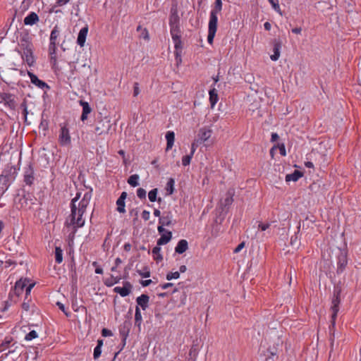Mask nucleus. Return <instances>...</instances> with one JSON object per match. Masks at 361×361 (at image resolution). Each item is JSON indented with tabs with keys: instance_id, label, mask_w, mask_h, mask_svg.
<instances>
[{
	"instance_id": "nucleus-1",
	"label": "nucleus",
	"mask_w": 361,
	"mask_h": 361,
	"mask_svg": "<svg viewBox=\"0 0 361 361\" xmlns=\"http://www.w3.org/2000/svg\"><path fill=\"white\" fill-rule=\"evenodd\" d=\"M92 197L90 192H86L83 195L78 192L71 201V212L65 222L64 231L68 233V239L73 241L78 228L85 224L84 215Z\"/></svg>"
},
{
	"instance_id": "nucleus-2",
	"label": "nucleus",
	"mask_w": 361,
	"mask_h": 361,
	"mask_svg": "<svg viewBox=\"0 0 361 361\" xmlns=\"http://www.w3.org/2000/svg\"><path fill=\"white\" fill-rule=\"evenodd\" d=\"M222 1L215 0L214 7L211 11L209 21L208 25L207 42L212 44L217 29L218 17L217 15L221 11Z\"/></svg>"
},
{
	"instance_id": "nucleus-3",
	"label": "nucleus",
	"mask_w": 361,
	"mask_h": 361,
	"mask_svg": "<svg viewBox=\"0 0 361 361\" xmlns=\"http://www.w3.org/2000/svg\"><path fill=\"white\" fill-rule=\"evenodd\" d=\"M111 119L107 117H103L96 123L94 133L97 135H103L109 134L111 128Z\"/></svg>"
},
{
	"instance_id": "nucleus-4",
	"label": "nucleus",
	"mask_w": 361,
	"mask_h": 361,
	"mask_svg": "<svg viewBox=\"0 0 361 361\" xmlns=\"http://www.w3.org/2000/svg\"><path fill=\"white\" fill-rule=\"evenodd\" d=\"M340 295H341V289L339 288H336L334 290V296L331 301V310H332V325H335V321L336 318L337 317L338 312L339 310V304L341 302L340 300Z\"/></svg>"
},
{
	"instance_id": "nucleus-5",
	"label": "nucleus",
	"mask_w": 361,
	"mask_h": 361,
	"mask_svg": "<svg viewBox=\"0 0 361 361\" xmlns=\"http://www.w3.org/2000/svg\"><path fill=\"white\" fill-rule=\"evenodd\" d=\"M21 46L23 49V58L28 66H32L35 63L32 44L30 42L25 41V43L21 44Z\"/></svg>"
},
{
	"instance_id": "nucleus-6",
	"label": "nucleus",
	"mask_w": 361,
	"mask_h": 361,
	"mask_svg": "<svg viewBox=\"0 0 361 361\" xmlns=\"http://www.w3.org/2000/svg\"><path fill=\"white\" fill-rule=\"evenodd\" d=\"M59 142L62 146H68L71 145V137L69 130L66 126L61 128L59 136Z\"/></svg>"
},
{
	"instance_id": "nucleus-7",
	"label": "nucleus",
	"mask_w": 361,
	"mask_h": 361,
	"mask_svg": "<svg viewBox=\"0 0 361 361\" xmlns=\"http://www.w3.org/2000/svg\"><path fill=\"white\" fill-rule=\"evenodd\" d=\"M28 280L20 279L16 283L15 290L18 295L20 294L23 290L24 288L26 287V294H29L31 291V289L34 287V283H30L27 286Z\"/></svg>"
},
{
	"instance_id": "nucleus-8",
	"label": "nucleus",
	"mask_w": 361,
	"mask_h": 361,
	"mask_svg": "<svg viewBox=\"0 0 361 361\" xmlns=\"http://www.w3.org/2000/svg\"><path fill=\"white\" fill-rule=\"evenodd\" d=\"M212 135V130L210 128L204 127L199 130L196 139L200 143L205 142L209 140Z\"/></svg>"
},
{
	"instance_id": "nucleus-9",
	"label": "nucleus",
	"mask_w": 361,
	"mask_h": 361,
	"mask_svg": "<svg viewBox=\"0 0 361 361\" xmlns=\"http://www.w3.org/2000/svg\"><path fill=\"white\" fill-rule=\"evenodd\" d=\"M39 20V16L35 12L30 13L25 18H24V24L25 25L32 26Z\"/></svg>"
},
{
	"instance_id": "nucleus-10",
	"label": "nucleus",
	"mask_w": 361,
	"mask_h": 361,
	"mask_svg": "<svg viewBox=\"0 0 361 361\" xmlns=\"http://www.w3.org/2000/svg\"><path fill=\"white\" fill-rule=\"evenodd\" d=\"M131 289V285L127 282L123 287H116L114 290L115 293H118L121 296L125 297L130 294Z\"/></svg>"
},
{
	"instance_id": "nucleus-11",
	"label": "nucleus",
	"mask_w": 361,
	"mask_h": 361,
	"mask_svg": "<svg viewBox=\"0 0 361 361\" xmlns=\"http://www.w3.org/2000/svg\"><path fill=\"white\" fill-rule=\"evenodd\" d=\"M87 32H88L87 26L82 27L79 32L78 39H77V43L81 47H82L85 44L86 37L87 35Z\"/></svg>"
},
{
	"instance_id": "nucleus-12",
	"label": "nucleus",
	"mask_w": 361,
	"mask_h": 361,
	"mask_svg": "<svg viewBox=\"0 0 361 361\" xmlns=\"http://www.w3.org/2000/svg\"><path fill=\"white\" fill-rule=\"evenodd\" d=\"M149 301V298L147 295H145V294L141 295L140 296L137 297L136 299L137 306L141 307V308L143 310H145L147 308Z\"/></svg>"
},
{
	"instance_id": "nucleus-13",
	"label": "nucleus",
	"mask_w": 361,
	"mask_h": 361,
	"mask_svg": "<svg viewBox=\"0 0 361 361\" xmlns=\"http://www.w3.org/2000/svg\"><path fill=\"white\" fill-rule=\"evenodd\" d=\"M80 104L82 107V113L81 115V120L82 121H85L87 118V116L92 111V108L89 105L88 102L80 100Z\"/></svg>"
},
{
	"instance_id": "nucleus-14",
	"label": "nucleus",
	"mask_w": 361,
	"mask_h": 361,
	"mask_svg": "<svg viewBox=\"0 0 361 361\" xmlns=\"http://www.w3.org/2000/svg\"><path fill=\"white\" fill-rule=\"evenodd\" d=\"M1 99L4 102V104L8 106L11 109H14L16 103L14 97L11 94L4 93L1 94Z\"/></svg>"
},
{
	"instance_id": "nucleus-15",
	"label": "nucleus",
	"mask_w": 361,
	"mask_h": 361,
	"mask_svg": "<svg viewBox=\"0 0 361 361\" xmlns=\"http://www.w3.org/2000/svg\"><path fill=\"white\" fill-rule=\"evenodd\" d=\"M27 74H28L32 84L35 85L36 86H37L38 87H39L41 89H43L44 87H48V85L42 80H40L37 77V75H35L34 73H32L31 72H28Z\"/></svg>"
},
{
	"instance_id": "nucleus-16",
	"label": "nucleus",
	"mask_w": 361,
	"mask_h": 361,
	"mask_svg": "<svg viewBox=\"0 0 361 361\" xmlns=\"http://www.w3.org/2000/svg\"><path fill=\"white\" fill-rule=\"evenodd\" d=\"M281 48V43L280 41L275 40L274 42V54L271 55L270 58L272 61H277L280 56V49Z\"/></svg>"
},
{
	"instance_id": "nucleus-17",
	"label": "nucleus",
	"mask_w": 361,
	"mask_h": 361,
	"mask_svg": "<svg viewBox=\"0 0 361 361\" xmlns=\"http://www.w3.org/2000/svg\"><path fill=\"white\" fill-rule=\"evenodd\" d=\"M188 241L186 240L183 239L178 243L176 247H175V251L178 254H183L188 250Z\"/></svg>"
},
{
	"instance_id": "nucleus-18",
	"label": "nucleus",
	"mask_w": 361,
	"mask_h": 361,
	"mask_svg": "<svg viewBox=\"0 0 361 361\" xmlns=\"http://www.w3.org/2000/svg\"><path fill=\"white\" fill-rule=\"evenodd\" d=\"M166 150L169 151L171 149L174 144L175 140V134L173 131H168L166 134Z\"/></svg>"
},
{
	"instance_id": "nucleus-19",
	"label": "nucleus",
	"mask_w": 361,
	"mask_h": 361,
	"mask_svg": "<svg viewBox=\"0 0 361 361\" xmlns=\"http://www.w3.org/2000/svg\"><path fill=\"white\" fill-rule=\"evenodd\" d=\"M172 237V233L171 231H166L164 233L161 234V238L157 240V245H163L168 243Z\"/></svg>"
},
{
	"instance_id": "nucleus-20",
	"label": "nucleus",
	"mask_w": 361,
	"mask_h": 361,
	"mask_svg": "<svg viewBox=\"0 0 361 361\" xmlns=\"http://www.w3.org/2000/svg\"><path fill=\"white\" fill-rule=\"evenodd\" d=\"M302 176V173L300 171L295 170L293 173L286 176V181H297Z\"/></svg>"
},
{
	"instance_id": "nucleus-21",
	"label": "nucleus",
	"mask_w": 361,
	"mask_h": 361,
	"mask_svg": "<svg viewBox=\"0 0 361 361\" xmlns=\"http://www.w3.org/2000/svg\"><path fill=\"white\" fill-rule=\"evenodd\" d=\"M209 94V102L211 103V106H212V108H213L215 106V104H216V102L218 101V98H219L216 90L215 88L210 90Z\"/></svg>"
},
{
	"instance_id": "nucleus-22",
	"label": "nucleus",
	"mask_w": 361,
	"mask_h": 361,
	"mask_svg": "<svg viewBox=\"0 0 361 361\" xmlns=\"http://www.w3.org/2000/svg\"><path fill=\"white\" fill-rule=\"evenodd\" d=\"M235 194V191L233 189H229L227 192H226V197L224 200V206H228L230 204H231V203L233 202V197Z\"/></svg>"
},
{
	"instance_id": "nucleus-23",
	"label": "nucleus",
	"mask_w": 361,
	"mask_h": 361,
	"mask_svg": "<svg viewBox=\"0 0 361 361\" xmlns=\"http://www.w3.org/2000/svg\"><path fill=\"white\" fill-rule=\"evenodd\" d=\"M8 177L7 176H0V193L4 192L8 188Z\"/></svg>"
},
{
	"instance_id": "nucleus-24",
	"label": "nucleus",
	"mask_w": 361,
	"mask_h": 361,
	"mask_svg": "<svg viewBox=\"0 0 361 361\" xmlns=\"http://www.w3.org/2000/svg\"><path fill=\"white\" fill-rule=\"evenodd\" d=\"M103 345V341L102 340H98L97 341V345L95 347L94 350V358L96 360L99 357L102 353V347Z\"/></svg>"
},
{
	"instance_id": "nucleus-25",
	"label": "nucleus",
	"mask_w": 361,
	"mask_h": 361,
	"mask_svg": "<svg viewBox=\"0 0 361 361\" xmlns=\"http://www.w3.org/2000/svg\"><path fill=\"white\" fill-rule=\"evenodd\" d=\"M171 219H172V215L171 213H169L166 216L160 217L159 222L160 224H162V226H169L171 224Z\"/></svg>"
},
{
	"instance_id": "nucleus-26",
	"label": "nucleus",
	"mask_w": 361,
	"mask_h": 361,
	"mask_svg": "<svg viewBox=\"0 0 361 361\" xmlns=\"http://www.w3.org/2000/svg\"><path fill=\"white\" fill-rule=\"evenodd\" d=\"M139 178L140 177L137 174L132 175L129 177L128 180V183L133 187H136L139 185Z\"/></svg>"
},
{
	"instance_id": "nucleus-27",
	"label": "nucleus",
	"mask_w": 361,
	"mask_h": 361,
	"mask_svg": "<svg viewBox=\"0 0 361 361\" xmlns=\"http://www.w3.org/2000/svg\"><path fill=\"white\" fill-rule=\"evenodd\" d=\"M178 22H179V18L178 16V15L174 13H172L170 16V19H169V24H170V27H178Z\"/></svg>"
},
{
	"instance_id": "nucleus-28",
	"label": "nucleus",
	"mask_w": 361,
	"mask_h": 361,
	"mask_svg": "<svg viewBox=\"0 0 361 361\" xmlns=\"http://www.w3.org/2000/svg\"><path fill=\"white\" fill-rule=\"evenodd\" d=\"M159 246L160 245H157V246L154 247L152 251L154 259H156L157 261H161L163 259L161 255L160 254L161 248Z\"/></svg>"
},
{
	"instance_id": "nucleus-29",
	"label": "nucleus",
	"mask_w": 361,
	"mask_h": 361,
	"mask_svg": "<svg viewBox=\"0 0 361 361\" xmlns=\"http://www.w3.org/2000/svg\"><path fill=\"white\" fill-rule=\"evenodd\" d=\"M55 259L58 264L63 261V251L59 247L55 248Z\"/></svg>"
},
{
	"instance_id": "nucleus-30",
	"label": "nucleus",
	"mask_w": 361,
	"mask_h": 361,
	"mask_svg": "<svg viewBox=\"0 0 361 361\" xmlns=\"http://www.w3.org/2000/svg\"><path fill=\"white\" fill-rule=\"evenodd\" d=\"M135 322L136 325L140 326L142 323V314L138 306H137L135 308Z\"/></svg>"
},
{
	"instance_id": "nucleus-31",
	"label": "nucleus",
	"mask_w": 361,
	"mask_h": 361,
	"mask_svg": "<svg viewBox=\"0 0 361 361\" xmlns=\"http://www.w3.org/2000/svg\"><path fill=\"white\" fill-rule=\"evenodd\" d=\"M270 4L271 5L272 8L274 9L275 11H276L279 14L282 16V11L281 10L279 0H268Z\"/></svg>"
},
{
	"instance_id": "nucleus-32",
	"label": "nucleus",
	"mask_w": 361,
	"mask_h": 361,
	"mask_svg": "<svg viewBox=\"0 0 361 361\" xmlns=\"http://www.w3.org/2000/svg\"><path fill=\"white\" fill-rule=\"evenodd\" d=\"M282 343L283 342L280 341L279 338H278L277 342L274 343V348L269 347V351L272 356L276 355L277 354V349L279 347L281 346Z\"/></svg>"
},
{
	"instance_id": "nucleus-33",
	"label": "nucleus",
	"mask_w": 361,
	"mask_h": 361,
	"mask_svg": "<svg viewBox=\"0 0 361 361\" xmlns=\"http://www.w3.org/2000/svg\"><path fill=\"white\" fill-rule=\"evenodd\" d=\"M121 276H114L113 275L111 276V279H108L106 281V285H107L108 286H113L114 284L115 283H118V281L121 280Z\"/></svg>"
},
{
	"instance_id": "nucleus-34",
	"label": "nucleus",
	"mask_w": 361,
	"mask_h": 361,
	"mask_svg": "<svg viewBox=\"0 0 361 361\" xmlns=\"http://www.w3.org/2000/svg\"><path fill=\"white\" fill-rule=\"evenodd\" d=\"M116 205H117L116 209L119 213H125L126 212L125 201L124 200L118 199L116 201Z\"/></svg>"
},
{
	"instance_id": "nucleus-35",
	"label": "nucleus",
	"mask_w": 361,
	"mask_h": 361,
	"mask_svg": "<svg viewBox=\"0 0 361 361\" xmlns=\"http://www.w3.org/2000/svg\"><path fill=\"white\" fill-rule=\"evenodd\" d=\"M171 34L173 40L180 39L178 27L174 26L171 27Z\"/></svg>"
},
{
	"instance_id": "nucleus-36",
	"label": "nucleus",
	"mask_w": 361,
	"mask_h": 361,
	"mask_svg": "<svg viewBox=\"0 0 361 361\" xmlns=\"http://www.w3.org/2000/svg\"><path fill=\"white\" fill-rule=\"evenodd\" d=\"M56 44H51L50 43L49 44V54L51 56V60H54V62H56V56H55V54H56Z\"/></svg>"
},
{
	"instance_id": "nucleus-37",
	"label": "nucleus",
	"mask_w": 361,
	"mask_h": 361,
	"mask_svg": "<svg viewBox=\"0 0 361 361\" xmlns=\"http://www.w3.org/2000/svg\"><path fill=\"white\" fill-rule=\"evenodd\" d=\"M59 32L57 30V29L56 27L54 28L50 35V43L56 44V41L59 37Z\"/></svg>"
},
{
	"instance_id": "nucleus-38",
	"label": "nucleus",
	"mask_w": 361,
	"mask_h": 361,
	"mask_svg": "<svg viewBox=\"0 0 361 361\" xmlns=\"http://www.w3.org/2000/svg\"><path fill=\"white\" fill-rule=\"evenodd\" d=\"M157 189L154 188L150 190L148 193V197L150 202H155L157 200Z\"/></svg>"
},
{
	"instance_id": "nucleus-39",
	"label": "nucleus",
	"mask_w": 361,
	"mask_h": 361,
	"mask_svg": "<svg viewBox=\"0 0 361 361\" xmlns=\"http://www.w3.org/2000/svg\"><path fill=\"white\" fill-rule=\"evenodd\" d=\"M197 354L198 351L197 348L195 345H192L189 352V355L190 356L192 361H195Z\"/></svg>"
},
{
	"instance_id": "nucleus-40",
	"label": "nucleus",
	"mask_w": 361,
	"mask_h": 361,
	"mask_svg": "<svg viewBox=\"0 0 361 361\" xmlns=\"http://www.w3.org/2000/svg\"><path fill=\"white\" fill-rule=\"evenodd\" d=\"M180 277V272L178 271H174V272H169L166 274V279L168 281H171L172 279H177Z\"/></svg>"
},
{
	"instance_id": "nucleus-41",
	"label": "nucleus",
	"mask_w": 361,
	"mask_h": 361,
	"mask_svg": "<svg viewBox=\"0 0 361 361\" xmlns=\"http://www.w3.org/2000/svg\"><path fill=\"white\" fill-rule=\"evenodd\" d=\"M193 155L190 154L188 155H185L184 156L183 158H182V164L184 166H186L190 164V161L192 158Z\"/></svg>"
},
{
	"instance_id": "nucleus-42",
	"label": "nucleus",
	"mask_w": 361,
	"mask_h": 361,
	"mask_svg": "<svg viewBox=\"0 0 361 361\" xmlns=\"http://www.w3.org/2000/svg\"><path fill=\"white\" fill-rule=\"evenodd\" d=\"M290 244L295 247H298L299 245V237L298 234H295L291 237Z\"/></svg>"
},
{
	"instance_id": "nucleus-43",
	"label": "nucleus",
	"mask_w": 361,
	"mask_h": 361,
	"mask_svg": "<svg viewBox=\"0 0 361 361\" xmlns=\"http://www.w3.org/2000/svg\"><path fill=\"white\" fill-rule=\"evenodd\" d=\"M137 272L141 276L144 278H147L150 276V271L148 270L147 267H145L142 271L138 270Z\"/></svg>"
},
{
	"instance_id": "nucleus-44",
	"label": "nucleus",
	"mask_w": 361,
	"mask_h": 361,
	"mask_svg": "<svg viewBox=\"0 0 361 361\" xmlns=\"http://www.w3.org/2000/svg\"><path fill=\"white\" fill-rule=\"evenodd\" d=\"M37 337V332L35 330H32L25 336V340L31 341L32 339L36 338Z\"/></svg>"
},
{
	"instance_id": "nucleus-45",
	"label": "nucleus",
	"mask_w": 361,
	"mask_h": 361,
	"mask_svg": "<svg viewBox=\"0 0 361 361\" xmlns=\"http://www.w3.org/2000/svg\"><path fill=\"white\" fill-rule=\"evenodd\" d=\"M201 144L197 139H195L193 142L191 144V154H194L195 152L196 151L197 147L198 145Z\"/></svg>"
},
{
	"instance_id": "nucleus-46",
	"label": "nucleus",
	"mask_w": 361,
	"mask_h": 361,
	"mask_svg": "<svg viewBox=\"0 0 361 361\" xmlns=\"http://www.w3.org/2000/svg\"><path fill=\"white\" fill-rule=\"evenodd\" d=\"M137 195L140 199H145L146 197V190L143 188H138Z\"/></svg>"
},
{
	"instance_id": "nucleus-47",
	"label": "nucleus",
	"mask_w": 361,
	"mask_h": 361,
	"mask_svg": "<svg viewBox=\"0 0 361 361\" xmlns=\"http://www.w3.org/2000/svg\"><path fill=\"white\" fill-rule=\"evenodd\" d=\"M174 180L171 178L167 183V190H169V194H172L173 192Z\"/></svg>"
},
{
	"instance_id": "nucleus-48",
	"label": "nucleus",
	"mask_w": 361,
	"mask_h": 361,
	"mask_svg": "<svg viewBox=\"0 0 361 361\" xmlns=\"http://www.w3.org/2000/svg\"><path fill=\"white\" fill-rule=\"evenodd\" d=\"M33 179L34 178L31 173L25 175V182L27 185H31L32 183Z\"/></svg>"
},
{
	"instance_id": "nucleus-49",
	"label": "nucleus",
	"mask_w": 361,
	"mask_h": 361,
	"mask_svg": "<svg viewBox=\"0 0 361 361\" xmlns=\"http://www.w3.org/2000/svg\"><path fill=\"white\" fill-rule=\"evenodd\" d=\"M150 213L148 211L144 210L142 213V217L145 221H147L149 219Z\"/></svg>"
},
{
	"instance_id": "nucleus-50",
	"label": "nucleus",
	"mask_w": 361,
	"mask_h": 361,
	"mask_svg": "<svg viewBox=\"0 0 361 361\" xmlns=\"http://www.w3.org/2000/svg\"><path fill=\"white\" fill-rule=\"evenodd\" d=\"M102 334L103 336H111L112 335V332L107 329H103L102 331Z\"/></svg>"
},
{
	"instance_id": "nucleus-51",
	"label": "nucleus",
	"mask_w": 361,
	"mask_h": 361,
	"mask_svg": "<svg viewBox=\"0 0 361 361\" xmlns=\"http://www.w3.org/2000/svg\"><path fill=\"white\" fill-rule=\"evenodd\" d=\"M139 94H140V89H139V87H138V83L135 82L134 84L133 95L135 97H136Z\"/></svg>"
},
{
	"instance_id": "nucleus-52",
	"label": "nucleus",
	"mask_w": 361,
	"mask_h": 361,
	"mask_svg": "<svg viewBox=\"0 0 361 361\" xmlns=\"http://www.w3.org/2000/svg\"><path fill=\"white\" fill-rule=\"evenodd\" d=\"M245 247V243L244 242H242L241 243H240L235 249H234V252L235 253H238L239 252L243 247Z\"/></svg>"
},
{
	"instance_id": "nucleus-53",
	"label": "nucleus",
	"mask_w": 361,
	"mask_h": 361,
	"mask_svg": "<svg viewBox=\"0 0 361 361\" xmlns=\"http://www.w3.org/2000/svg\"><path fill=\"white\" fill-rule=\"evenodd\" d=\"M175 44V49L176 51H179V49L181 48V41L180 39H176L173 40Z\"/></svg>"
},
{
	"instance_id": "nucleus-54",
	"label": "nucleus",
	"mask_w": 361,
	"mask_h": 361,
	"mask_svg": "<svg viewBox=\"0 0 361 361\" xmlns=\"http://www.w3.org/2000/svg\"><path fill=\"white\" fill-rule=\"evenodd\" d=\"M175 55H176V59L177 64L178 65L179 63H181L180 51H176Z\"/></svg>"
},
{
	"instance_id": "nucleus-55",
	"label": "nucleus",
	"mask_w": 361,
	"mask_h": 361,
	"mask_svg": "<svg viewBox=\"0 0 361 361\" xmlns=\"http://www.w3.org/2000/svg\"><path fill=\"white\" fill-rule=\"evenodd\" d=\"M270 226V224H259V228L262 230V231H266L267 228H269Z\"/></svg>"
},
{
	"instance_id": "nucleus-56",
	"label": "nucleus",
	"mask_w": 361,
	"mask_h": 361,
	"mask_svg": "<svg viewBox=\"0 0 361 361\" xmlns=\"http://www.w3.org/2000/svg\"><path fill=\"white\" fill-rule=\"evenodd\" d=\"M69 1L70 0H57L56 4L58 6H62L66 4L68 2H69Z\"/></svg>"
},
{
	"instance_id": "nucleus-57",
	"label": "nucleus",
	"mask_w": 361,
	"mask_h": 361,
	"mask_svg": "<svg viewBox=\"0 0 361 361\" xmlns=\"http://www.w3.org/2000/svg\"><path fill=\"white\" fill-rule=\"evenodd\" d=\"M279 151H280V154L282 155V156H286V149H285V147L283 145H282L281 146L279 147Z\"/></svg>"
},
{
	"instance_id": "nucleus-58",
	"label": "nucleus",
	"mask_w": 361,
	"mask_h": 361,
	"mask_svg": "<svg viewBox=\"0 0 361 361\" xmlns=\"http://www.w3.org/2000/svg\"><path fill=\"white\" fill-rule=\"evenodd\" d=\"M164 226H162V224H161L160 226H158L157 228V230L159 231V233L161 234H163L166 231L164 229Z\"/></svg>"
},
{
	"instance_id": "nucleus-59",
	"label": "nucleus",
	"mask_w": 361,
	"mask_h": 361,
	"mask_svg": "<svg viewBox=\"0 0 361 361\" xmlns=\"http://www.w3.org/2000/svg\"><path fill=\"white\" fill-rule=\"evenodd\" d=\"M301 31H302L301 27H295V28L292 29V32L297 35L300 34Z\"/></svg>"
},
{
	"instance_id": "nucleus-60",
	"label": "nucleus",
	"mask_w": 361,
	"mask_h": 361,
	"mask_svg": "<svg viewBox=\"0 0 361 361\" xmlns=\"http://www.w3.org/2000/svg\"><path fill=\"white\" fill-rule=\"evenodd\" d=\"M151 283H152V280L148 279V280L142 281V285L145 287V286H148Z\"/></svg>"
},
{
	"instance_id": "nucleus-61",
	"label": "nucleus",
	"mask_w": 361,
	"mask_h": 361,
	"mask_svg": "<svg viewBox=\"0 0 361 361\" xmlns=\"http://www.w3.org/2000/svg\"><path fill=\"white\" fill-rule=\"evenodd\" d=\"M57 306L59 307L60 310H61L66 314H67V313H66L65 312V307H64V305L60 302H58L56 303Z\"/></svg>"
},
{
	"instance_id": "nucleus-62",
	"label": "nucleus",
	"mask_w": 361,
	"mask_h": 361,
	"mask_svg": "<svg viewBox=\"0 0 361 361\" xmlns=\"http://www.w3.org/2000/svg\"><path fill=\"white\" fill-rule=\"evenodd\" d=\"M173 286V283H164L161 286V288L163 290H165V289H167L168 288L171 287Z\"/></svg>"
},
{
	"instance_id": "nucleus-63",
	"label": "nucleus",
	"mask_w": 361,
	"mask_h": 361,
	"mask_svg": "<svg viewBox=\"0 0 361 361\" xmlns=\"http://www.w3.org/2000/svg\"><path fill=\"white\" fill-rule=\"evenodd\" d=\"M186 270H187V267H186V266H185V265H181V266L179 267V271H178V272H180V273H185V272L186 271Z\"/></svg>"
},
{
	"instance_id": "nucleus-64",
	"label": "nucleus",
	"mask_w": 361,
	"mask_h": 361,
	"mask_svg": "<svg viewBox=\"0 0 361 361\" xmlns=\"http://www.w3.org/2000/svg\"><path fill=\"white\" fill-rule=\"evenodd\" d=\"M264 27L266 30H270L271 27V24L268 22L264 23Z\"/></svg>"
}]
</instances>
